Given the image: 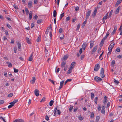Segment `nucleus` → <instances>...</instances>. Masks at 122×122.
I'll list each match as a JSON object with an SVG mask.
<instances>
[{"mask_svg": "<svg viewBox=\"0 0 122 122\" xmlns=\"http://www.w3.org/2000/svg\"><path fill=\"white\" fill-rule=\"evenodd\" d=\"M13 94L12 93H10L8 94V97H11L13 96Z\"/></svg>", "mask_w": 122, "mask_h": 122, "instance_id": "69168bd1", "label": "nucleus"}, {"mask_svg": "<svg viewBox=\"0 0 122 122\" xmlns=\"http://www.w3.org/2000/svg\"><path fill=\"white\" fill-rule=\"evenodd\" d=\"M122 0H118L117 2L115 4V6L118 5L121 2Z\"/></svg>", "mask_w": 122, "mask_h": 122, "instance_id": "6ab92c4d", "label": "nucleus"}, {"mask_svg": "<svg viewBox=\"0 0 122 122\" xmlns=\"http://www.w3.org/2000/svg\"><path fill=\"white\" fill-rule=\"evenodd\" d=\"M112 44V43L110 45V46L112 48L114 46V45L115 44L114 43L113 44Z\"/></svg>", "mask_w": 122, "mask_h": 122, "instance_id": "13d9d810", "label": "nucleus"}, {"mask_svg": "<svg viewBox=\"0 0 122 122\" xmlns=\"http://www.w3.org/2000/svg\"><path fill=\"white\" fill-rule=\"evenodd\" d=\"M26 41L27 43L28 44H30V39H29L27 37L26 39Z\"/></svg>", "mask_w": 122, "mask_h": 122, "instance_id": "bb28decb", "label": "nucleus"}, {"mask_svg": "<svg viewBox=\"0 0 122 122\" xmlns=\"http://www.w3.org/2000/svg\"><path fill=\"white\" fill-rule=\"evenodd\" d=\"M97 45L95 46L92 49V50L91 51V54H93L95 53L96 51L97 50Z\"/></svg>", "mask_w": 122, "mask_h": 122, "instance_id": "7ed1b4c3", "label": "nucleus"}, {"mask_svg": "<svg viewBox=\"0 0 122 122\" xmlns=\"http://www.w3.org/2000/svg\"><path fill=\"white\" fill-rule=\"evenodd\" d=\"M57 14L56 12V10H54L53 11V16L54 17H55Z\"/></svg>", "mask_w": 122, "mask_h": 122, "instance_id": "cd10ccee", "label": "nucleus"}, {"mask_svg": "<svg viewBox=\"0 0 122 122\" xmlns=\"http://www.w3.org/2000/svg\"><path fill=\"white\" fill-rule=\"evenodd\" d=\"M5 34L6 36H7L9 35V34H8V31L7 30H6L5 31Z\"/></svg>", "mask_w": 122, "mask_h": 122, "instance_id": "680f3d73", "label": "nucleus"}, {"mask_svg": "<svg viewBox=\"0 0 122 122\" xmlns=\"http://www.w3.org/2000/svg\"><path fill=\"white\" fill-rule=\"evenodd\" d=\"M108 15V13L106 15L103 17V18L102 19V20L103 21V23H105V20H106L107 19V15Z\"/></svg>", "mask_w": 122, "mask_h": 122, "instance_id": "ddd939ff", "label": "nucleus"}, {"mask_svg": "<svg viewBox=\"0 0 122 122\" xmlns=\"http://www.w3.org/2000/svg\"><path fill=\"white\" fill-rule=\"evenodd\" d=\"M70 17L69 16L67 17L66 18V21H68L70 19Z\"/></svg>", "mask_w": 122, "mask_h": 122, "instance_id": "864d4df0", "label": "nucleus"}, {"mask_svg": "<svg viewBox=\"0 0 122 122\" xmlns=\"http://www.w3.org/2000/svg\"><path fill=\"white\" fill-rule=\"evenodd\" d=\"M39 91L37 89H36L34 91V93L35 95L36 96H38L39 95Z\"/></svg>", "mask_w": 122, "mask_h": 122, "instance_id": "423d86ee", "label": "nucleus"}, {"mask_svg": "<svg viewBox=\"0 0 122 122\" xmlns=\"http://www.w3.org/2000/svg\"><path fill=\"white\" fill-rule=\"evenodd\" d=\"M18 122H24V121L22 119H18Z\"/></svg>", "mask_w": 122, "mask_h": 122, "instance_id": "e2e57ef3", "label": "nucleus"}, {"mask_svg": "<svg viewBox=\"0 0 122 122\" xmlns=\"http://www.w3.org/2000/svg\"><path fill=\"white\" fill-rule=\"evenodd\" d=\"M80 25H81V24L80 23L77 26V29H76V30L77 31L78 30H79V29L80 28Z\"/></svg>", "mask_w": 122, "mask_h": 122, "instance_id": "f704fd0d", "label": "nucleus"}, {"mask_svg": "<svg viewBox=\"0 0 122 122\" xmlns=\"http://www.w3.org/2000/svg\"><path fill=\"white\" fill-rule=\"evenodd\" d=\"M38 16L36 15L34 16L33 18L34 19L37 20V19Z\"/></svg>", "mask_w": 122, "mask_h": 122, "instance_id": "09e8293b", "label": "nucleus"}, {"mask_svg": "<svg viewBox=\"0 0 122 122\" xmlns=\"http://www.w3.org/2000/svg\"><path fill=\"white\" fill-rule=\"evenodd\" d=\"M6 26L7 27L9 28V29H11L12 28V27L10 26V25L9 24H7L6 25Z\"/></svg>", "mask_w": 122, "mask_h": 122, "instance_id": "473e14b6", "label": "nucleus"}, {"mask_svg": "<svg viewBox=\"0 0 122 122\" xmlns=\"http://www.w3.org/2000/svg\"><path fill=\"white\" fill-rule=\"evenodd\" d=\"M107 102V97L106 96L104 97V99L103 101V103L105 104Z\"/></svg>", "mask_w": 122, "mask_h": 122, "instance_id": "4468645a", "label": "nucleus"}, {"mask_svg": "<svg viewBox=\"0 0 122 122\" xmlns=\"http://www.w3.org/2000/svg\"><path fill=\"white\" fill-rule=\"evenodd\" d=\"M76 18L75 17V18H74L72 20V22H74L76 20Z\"/></svg>", "mask_w": 122, "mask_h": 122, "instance_id": "774afa93", "label": "nucleus"}, {"mask_svg": "<svg viewBox=\"0 0 122 122\" xmlns=\"http://www.w3.org/2000/svg\"><path fill=\"white\" fill-rule=\"evenodd\" d=\"M45 119L47 120L48 121L49 120V117L47 115H46L45 117Z\"/></svg>", "mask_w": 122, "mask_h": 122, "instance_id": "3c124183", "label": "nucleus"}, {"mask_svg": "<svg viewBox=\"0 0 122 122\" xmlns=\"http://www.w3.org/2000/svg\"><path fill=\"white\" fill-rule=\"evenodd\" d=\"M72 69L70 68L69 69V70L67 72V73L68 74H70L72 70Z\"/></svg>", "mask_w": 122, "mask_h": 122, "instance_id": "b1692460", "label": "nucleus"}, {"mask_svg": "<svg viewBox=\"0 0 122 122\" xmlns=\"http://www.w3.org/2000/svg\"><path fill=\"white\" fill-rule=\"evenodd\" d=\"M41 36H39L36 39V41L37 42H40L41 41Z\"/></svg>", "mask_w": 122, "mask_h": 122, "instance_id": "a211bd4d", "label": "nucleus"}, {"mask_svg": "<svg viewBox=\"0 0 122 122\" xmlns=\"http://www.w3.org/2000/svg\"><path fill=\"white\" fill-rule=\"evenodd\" d=\"M72 80V79H68L65 82V85L67 83V82L69 81H71Z\"/></svg>", "mask_w": 122, "mask_h": 122, "instance_id": "c85d7f7f", "label": "nucleus"}, {"mask_svg": "<svg viewBox=\"0 0 122 122\" xmlns=\"http://www.w3.org/2000/svg\"><path fill=\"white\" fill-rule=\"evenodd\" d=\"M14 72L15 73H17L18 72V69H16L15 68H14Z\"/></svg>", "mask_w": 122, "mask_h": 122, "instance_id": "37998d69", "label": "nucleus"}, {"mask_svg": "<svg viewBox=\"0 0 122 122\" xmlns=\"http://www.w3.org/2000/svg\"><path fill=\"white\" fill-rule=\"evenodd\" d=\"M4 75L5 77H6L7 76V73L6 72H4Z\"/></svg>", "mask_w": 122, "mask_h": 122, "instance_id": "338daca9", "label": "nucleus"}, {"mask_svg": "<svg viewBox=\"0 0 122 122\" xmlns=\"http://www.w3.org/2000/svg\"><path fill=\"white\" fill-rule=\"evenodd\" d=\"M42 21V20L41 19L38 20L37 21V23L38 24H40L41 23Z\"/></svg>", "mask_w": 122, "mask_h": 122, "instance_id": "a18cd8bd", "label": "nucleus"}, {"mask_svg": "<svg viewBox=\"0 0 122 122\" xmlns=\"http://www.w3.org/2000/svg\"><path fill=\"white\" fill-rule=\"evenodd\" d=\"M87 44L86 43H84L82 45V47L83 50H85L86 46Z\"/></svg>", "mask_w": 122, "mask_h": 122, "instance_id": "9b49d317", "label": "nucleus"}, {"mask_svg": "<svg viewBox=\"0 0 122 122\" xmlns=\"http://www.w3.org/2000/svg\"><path fill=\"white\" fill-rule=\"evenodd\" d=\"M28 5L29 8H30L32 5V3L31 1H29L28 2Z\"/></svg>", "mask_w": 122, "mask_h": 122, "instance_id": "f3484780", "label": "nucleus"}, {"mask_svg": "<svg viewBox=\"0 0 122 122\" xmlns=\"http://www.w3.org/2000/svg\"><path fill=\"white\" fill-rule=\"evenodd\" d=\"M111 52L112 51H109V52H108L107 55V58H108L109 57V56L111 54Z\"/></svg>", "mask_w": 122, "mask_h": 122, "instance_id": "4c0bfd02", "label": "nucleus"}, {"mask_svg": "<svg viewBox=\"0 0 122 122\" xmlns=\"http://www.w3.org/2000/svg\"><path fill=\"white\" fill-rule=\"evenodd\" d=\"M73 106H71V105H70V108H69V111H70V112H71L72 109L73 108Z\"/></svg>", "mask_w": 122, "mask_h": 122, "instance_id": "ea45409f", "label": "nucleus"}, {"mask_svg": "<svg viewBox=\"0 0 122 122\" xmlns=\"http://www.w3.org/2000/svg\"><path fill=\"white\" fill-rule=\"evenodd\" d=\"M64 81H61L60 82V84L61 86H63Z\"/></svg>", "mask_w": 122, "mask_h": 122, "instance_id": "603ef678", "label": "nucleus"}, {"mask_svg": "<svg viewBox=\"0 0 122 122\" xmlns=\"http://www.w3.org/2000/svg\"><path fill=\"white\" fill-rule=\"evenodd\" d=\"M94 41H90V49H91L93 46L94 45Z\"/></svg>", "mask_w": 122, "mask_h": 122, "instance_id": "6e6552de", "label": "nucleus"}, {"mask_svg": "<svg viewBox=\"0 0 122 122\" xmlns=\"http://www.w3.org/2000/svg\"><path fill=\"white\" fill-rule=\"evenodd\" d=\"M117 27H114V30H113V31L111 34L112 36L113 35L114 33H115V32L117 30Z\"/></svg>", "mask_w": 122, "mask_h": 122, "instance_id": "9d476101", "label": "nucleus"}, {"mask_svg": "<svg viewBox=\"0 0 122 122\" xmlns=\"http://www.w3.org/2000/svg\"><path fill=\"white\" fill-rule=\"evenodd\" d=\"M4 102L3 100H0V105L3 104Z\"/></svg>", "mask_w": 122, "mask_h": 122, "instance_id": "6e6d98bb", "label": "nucleus"}, {"mask_svg": "<svg viewBox=\"0 0 122 122\" xmlns=\"http://www.w3.org/2000/svg\"><path fill=\"white\" fill-rule=\"evenodd\" d=\"M104 40H103L102 39V40L101 41L100 43V44L102 46L103 44H104Z\"/></svg>", "mask_w": 122, "mask_h": 122, "instance_id": "e433bc0d", "label": "nucleus"}, {"mask_svg": "<svg viewBox=\"0 0 122 122\" xmlns=\"http://www.w3.org/2000/svg\"><path fill=\"white\" fill-rule=\"evenodd\" d=\"M36 80L35 78V77H32V79L31 80L30 82L32 84H34Z\"/></svg>", "mask_w": 122, "mask_h": 122, "instance_id": "dca6fc26", "label": "nucleus"}, {"mask_svg": "<svg viewBox=\"0 0 122 122\" xmlns=\"http://www.w3.org/2000/svg\"><path fill=\"white\" fill-rule=\"evenodd\" d=\"M94 79L95 81L98 82L100 81H101L102 80V78L97 76L95 77Z\"/></svg>", "mask_w": 122, "mask_h": 122, "instance_id": "20e7f679", "label": "nucleus"}, {"mask_svg": "<svg viewBox=\"0 0 122 122\" xmlns=\"http://www.w3.org/2000/svg\"><path fill=\"white\" fill-rule=\"evenodd\" d=\"M54 102L53 100H51L50 102V103H49L50 106H52Z\"/></svg>", "mask_w": 122, "mask_h": 122, "instance_id": "7c9ffc66", "label": "nucleus"}, {"mask_svg": "<svg viewBox=\"0 0 122 122\" xmlns=\"http://www.w3.org/2000/svg\"><path fill=\"white\" fill-rule=\"evenodd\" d=\"M25 10L26 11V14L28 15L29 12V11L28 10V9L27 8H25Z\"/></svg>", "mask_w": 122, "mask_h": 122, "instance_id": "c03bdc74", "label": "nucleus"}, {"mask_svg": "<svg viewBox=\"0 0 122 122\" xmlns=\"http://www.w3.org/2000/svg\"><path fill=\"white\" fill-rule=\"evenodd\" d=\"M0 119H2L4 122H6L5 120L4 117L3 118L2 117H0Z\"/></svg>", "mask_w": 122, "mask_h": 122, "instance_id": "79ce46f5", "label": "nucleus"}, {"mask_svg": "<svg viewBox=\"0 0 122 122\" xmlns=\"http://www.w3.org/2000/svg\"><path fill=\"white\" fill-rule=\"evenodd\" d=\"M94 97V94L92 92L91 94V98L92 100H93Z\"/></svg>", "mask_w": 122, "mask_h": 122, "instance_id": "2f4dec72", "label": "nucleus"}, {"mask_svg": "<svg viewBox=\"0 0 122 122\" xmlns=\"http://www.w3.org/2000/svg\"><path fill=\"white\" fill-rule=\"evenodd\" d=\"M85 57V55H81V60H82Z\"/></svg>", "mask_w": 122, "mask_h": 122, "instance_id": "0e129e2a", "label": "nucleus"}, {"mask_svg": "<svg viewBox=\"0 0 122 122\" xmlns=\"http://www.w3.org/2000/svg\"><path fill=\"white\" fill-rule=\"evenodd\" d=\"M64 13L61 14L60 16V20H61L62 18L64 16Z\"/></svg>", "mask_w": 122, "mask_h": 122, "instance_id": "72a5a7b5", "label": "nucleus"}, {"mask_svg": "<svg viewBox=\"0 0 122 122\" xmlns=\"http://www.w3.org/2000/svg\"><path fill=\"white\" fill-rule=\"evenodd\" d=\"M100 118V117L99 116H97L96 118V122H98Z\"/></svg>", "mask_w": 122, "mask_h": 122, "instance_id": "a878e982", "label": "nucleus"}, {"mask_svg": "<svg viewBox=\"0 0 122 122\" xmlns=\"http://www.w3.org/2000/svg\"><path fill=\"white\" fill-rule=\"evenodd\" d=\"M66 61H63L61 64V67H64L66 65Z\"/></svg>", "mask_w": 122, "mask_h": 122, "instance_id": "aec40b11", "label": "nucleus"}, {"mask_svg": "<svg viewBox=\"0 0 122 122\" xmlns=\"http://www.w3.org/2000/svg\"><path fill=\"white\" fill-rule=\"evenodd\" d=\"M48 80L49 81H50L52 83H53V84H55V83H54V82H55V81H53V80H51V79H48Z\"/></svg>", "mask_w": 122, "mask_h": 122, "instance_id": "a19ab883", "label": "nucleus"}, {"mask_svg": "<svg viewBox=\"0 0 122 122\" xmlns=\"http://www.w3.org/2000/svg\"><path fill=\"white\" fill-rule=\"evenodd\" d=\"M33 56V53L31 54L30 56L29 57V59H28V61H32V59H33L32 56Z\"/></svg>", "mask_w": 122, "mask_h": 122, "instance_id": "2eb2a0df", "label": "nucleus"}, {"mask_svg": "<svg viewBox=\"0 0 122 122\" xmlns=\"http://www.w3.org/2000/svg\"><path fill=\"white\" fill-rule=\"evenodd\" d=\"M57 114L59 115H60L61 113V112L59 110H57Z\"/></svg>", "mask_w": 122, "mask_h": 122, "instance_id": "bf43d9fd", "label": "nucleus"}, {"mask_svg": "<svg viewBox=\"0 0 122 122\" xmlns=\"http://www.w3.org/2000/svg\"><path fill=\"white\" fill-rule=\"evenodd\" d=\"M101 113L103 114H105V110H102L101 111Z\"/></svg>", "mask_w": 122, "mask_h": 122, "instance_id": "4d7b16f0", "label": "nucleus"}, {"mask_svg": "<svg viewBox=\"0 0 122 122\" xmlns=\"http://www.w3.org/2000/svg\"><path fill=\"white\" fill-rule=\"evenodd\" d=\"M78 109V108L76 107H74V112H76Z\"/></svg>", "mask_w": 122, "mask_h": 122, "instance_id": "58836bf2", "label": "nucleus"}, {"mask_svg": "<svg viewBox=\"0 0 122 122\" xmlns=\"http://www.w3.org/2000/svg\"><path fill=\"white\" fill-rule=\"evenodd\" d=\"M18 50V51H20L21 50V44L19 42H17Z\"/></svg>", "mask_w": 122, "mask_h": 122, "instance_id": "0eeeda50", "label": "nucleus"}, {"mask_svg": "<svg viewBox=\"0 0 122 122\" xmlns=\"http://www.w3.org/2000/svg\"><path fill=\"white\" fill-rule=\"evenodd\" d=\"M100 66L99 64H97L95 65L94 69V71H97L100 68Z\"/></svg>", "mask_w": 122, "mask_h": 122, "instance_id": "f03ea898", "label": "nucleus"}, {"mask_svg": "<svg viewBox=\"0 0 122 122\" xmlns=\"http://www.w3.org/2000/svg\"><path fill=\"white\" fill-rule=\"evenodd\" d=\"M115 63V61L114 60H113L111 64V66L112 67H114Z\"/></svg>", "mask_w": 122, "mask_h": 122, "instance_id": "4be33fe9", "label": "nucleus"}, {"mask_svg": "<svg viewBox=\"0 0 122 122\" xmlns=\"http://www.w3.org/2000/svg\"><path fill=\"white\" fill-rule=\"evenodd\" d=\"M91 10H89L87 12L86 15V19H87L88 18L91 14Z\"/></svg>", "mask_w": 122, "mask_h": 122, "instance_id": "39448f33", "label": "nucleus"}, {"mask_svg": "<svg viewBox=\"0 0 122 122\" xmlns=\"http://www.w3.org/2000/svg\"><path fill=\"white\" fill-rule=\"evenodd\" d=\"M97 12V10L96 8V9L94 10V11L93 13L92 14V16L93 17H95V15H96Z\"/></svg>", "mask_w": 122, "mask_h": 122, "instance_id": "f8f14e48", "label": "nucleus"}, {"mask_svg": "<svg viewBox=\"0 0 122 122\" xmlns=\"http://www.w3.org/2000/svg\"><path fill=\"white\" fill-rule=\"evenodd\" d=\"M45 100V97H43L41 100L40 101V102H44Z\"/></svg>", "mask_w": 122, "mask_h": 122, "instance_id": "49530a36", "label": "nucleus"}, {"mask_svg": "<svg viewBox=\"0 0 122 122\" xmlns=\"http://www.w3.org/2000/svg\"><path fill=\"white\" fill-rule=\"evenodd\" d=\"M57 107H58V106H57L56 107H55L54 108V116H55L56 115V111L57 110Z\"/></svg>", "mask_w": 122, "mask_h": 122, "instance_id": "393cba45", "label": "nucleus"}, {"mask_svg": "<svg viewBox=\"0 0 122 122\" xmlns=\"http://www.w3.org/2000/svg\"><path fill=\"white\" fill-rule=\"evenodd\" d=\"M76 64V63L75 62H73L71 64L70 68L72 69L74 67Z\"/></svg>", "mask_w": 122, "mask_h": 122, "instance_id": "1a4fd4ad", "label": "nucleus"}, {"mask_svg": "<svg viewBox=\"0 0 122 122\" xmlns=\"http://www.w3.org/2000/svg\"><path fill=\"white\" fill-rule=\"evenodd\" d=\"M120 9V7H118V8L115 11V14H117L119 13Z\"/></svg>", "mask_w": 122, "mask_h": 122, "instance_id": "412c9836", "label": "nucleus"}, {"mask_svg": "<svg viewBox=\"0 0 122 122\" xmlns=\"http://www.w3.org/2000/svg\"><path fill=\"white\" fill-rule=\"evenodd\" d=\"M14 39H11V41L10 42L11 44H14Z\"/></svg>", "mask_w": 122, "mask_h": 122, "instance_id": "052dcab7", "label": "nucleus"}, {"mask_svg": "<svg viewBox=\"0 0 122 122\" xmlns=\"http://www.w3.org/2000/svg\"><path fill=\"white\" fill-rule=\"evenodd\" d=\"M32 13H30L29 14V18L30 20H31L32 17Z\"/></svg>", "mask_w": 122, "mask_h": 122, "instance_id": "c756f323", "label": "nucleus"}, {"mask_svg": "<svg viewBox=\"0 0 122 122\" xmlns=\"http://www.w3.org/2000/svg\"><path fill=\"white\" fill-rule=\"evenodd\" d=\"M79 119L80 121L82 120L83 119V117L81 116H79Z\"/></svg>", "mask_w": 122, "mask_h": 122, "instance_id": "c9c22d12", "label": "nucleus"}, {"mask_svg": "<svg viewBox=\"0 0 122 122\" xmlns=\"http://www.w3.org/2000/svg\"><path fill=\"white\" fill-rule=\"evenodd\" d=\"M68 55H65L63 58L62 59L63 60H66L68 58Z\"/></svg>", "mask_w": 122, "mask_h": 122, "instance_id": "5701e85b", "label": "nucleus"}, {"mask_svg": "<svg viewBox=\"0 0 122 122\" xmlns=\"http://www.w3.org/2000/svg\"><path fill=\"white\" fill-rule=\"evenodd\" d=\"M114 82L116 83L117 84H118L119 82L117 80H116L115 79H114Z\"/></svg>", "mask_w": 122, "mask_h": 122, "instance_id": "de8ad7c7", "label": "nucleus"}, {"mask_svg": "<svg viewBox=\"0 0 122 122\" xmlns=\"http://www.w3.org/2000/svg\"><path fill=\"white\" fill-rule=\"evenodd\" d=\"M49 29L48 28L46 30V31L45 32V34L47 35V34L49 32Z\"/></svg>", "mask_w": 122, "mask_h": 122, "instance_id": "5fc2aeb1", "label": "nucleus"}, {"mask_svg": "<svg viewBox=\"0 0 122 122\" xmlns=\"http://www.w3.org/2000/svg\"><path fill=\"white\" fill-rule=\"evenodd\" d=\"M112 47L109 46L108 48L109 51H112Z\"/></svg>", "mask_w": 122, "mask_h": 122, "instance_id": "8fccbe9b", "label": "nucleus"}, {"mask_svg": "<svg viewBox=\"0 0 122 122\" xmlns=\"http://www.w3.org/2000/svg\"><path fill=\"white\" fill-rule=\"evenodd\" d=\"M100 75L102 78H104L105 77V75L104 74V69L103 68L101 69Z\"/></svg>", "mask_w": 122, "mask_h": 122, "instance_id": "f257e3e1", "label": "nucleus"}]
</instances>
